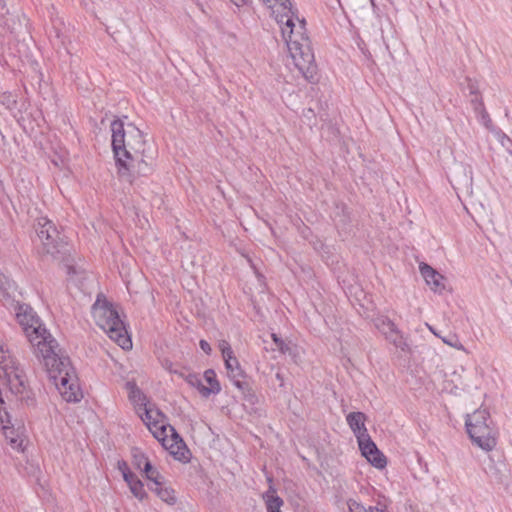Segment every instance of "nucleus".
Instances as JSON below:
<instances>
[{"mask_svg": "<svg viewBox=\"0 0 512 512\" xmlns=\"http://www.w3.org/2000/svg\"><path fill=\"white\" fill-rule=\"evenodd\" d=\"M204 379L209 384L201 388V394L204 397H208L210 394H217L220 392V384L216 380V374L213 370H207L204 373Z\"/></svg>", "mask_w": 512, "mask_h": 512, "instance_id": "obj_20", "label": "nucleus"}, {"mask_svg": "<svg viewBox=\"0 0 512 512\" xmlns=\"http://www.w3.org/2000/svg\"><path fill=\"white\" fill-rule=\"evenodd\" d=\"M223 359L228 376L232 379L234 385L244 392L247 384L239 379L242 376V370L238 360L233 356V354Z\"/></svg>", "mask_w": 512, "mask_h": 512, "instance_id": "obj_13", "label": "nucleus"}, {"mask_svg": "<svg viewBox=\"0 0 512 512\" xmlns=\"http://www.w3.org/2000/svg\"><path fill=\"white\" fill-rule=\"evenodd\" d=\"M443 343H445L446 345L448 346H451L457 350H460V351H463V352H467L465 347L462 345V343L460 342L459 338L457 335L455 334H451V335H448L446 337H441Z\"/></svg>", "mask_w": 512, "mask_h": 512, "instance_id": "obj_23", "label": "nucleus"}, {"mask_svg": "<svg viewBox=\"0 0 512 512\" xmlns=\"http://www.w3.org/2000/svg\"><path fill=\"white\" fill-rule=\"evenodd\" d=\"M362 455L378 469H383L386 464V457L379 451L370 437L358 442Z\"/></svg>", "mask_w": 512, "mask_h": 512, "instance_id": "obj_9", "label": "nucleus"}, {"mask_svg": "<svg viewBox=\"0 0 512 512\" xmlns=\"http://www.w3.org/2000/svg\"><path fill=\"white\" fill-rule=\"evenodd\" d=\"M141 458L144 460L143 472L145 473L146 477L149 480L153 481L156 484V486H160V473L151 465L150 461L145 456H141Z\"/></svg>", "mask_w": 512, "mask_h": 512, "instance_id": "obj_21", "label": "nucleus"}, {"mask_svg": "<svg viewBox=\"0 0 512 512\" xmlns=\"http://www.w3.org/2000/svg\"><path fill=\"white\" fill-rule=\"evenodd\" d=\"M493 149L497 151V156L508 159L512 157V141L500 130H493Z\"/></svg>", "mask_w": 512, "mask_h": 512, "instance_id": "obj_12", "label": "nucleus"}, {"mask_svg": "<svg viewBox=\"0 0 512 512\" xmlns=\"http://www.w3.org/2000/svg\"><path fill=\"white\" fill-rule=\"evenodd\" d=\"M349 511L350 512H368L366 508L357 502H351L349 503Z\"/></svg>", "mask_w": 512, "mask_h": 512, "instance_id": "obj_29", "label": "nucleus"}, {"mask_svg": "<svg viewBox=\"0 0 512 512\" xmlns=\"http://www.w3.org/2000/svg\"><path fill=\"white\" fill-rule=\"evenodd\" d=\"M4 373V377L6 379V383L10 389V391L14 394L22 393L24 390V374L22 370L18 369L14 366V361H10L9 363H5L4 366L1 367Z\"/></svg>", "mask_w": 512, "mask_h": 512, "instance_id": "obj_10", "label": "nucleus"}, {"mask_svg": "<svg viewBox=\"0 0 512 512\" xmlns=\"http://www.w3.org/2000/svg\"><path fill=\"white\" fill-rule=\"evenodd\" d=\"M426 326L427 328L433 333V334H436V330L431 326L429 325L428 323H426Z\"/></svg>", "mask_w": 512, "mask_h": 512, "instance_id": "obj_37", "label": "nucleus"}, {"mask_svg": "<svg viewBox=\"0 0 512 512\" xmlns=\"http://www.w3.org/2000/svg\"><path fill=\"white\" fill-rule=\"evenodd\" d=\"M126 389L128 391L129 399L134 404L137 413L150 403L147 401L146 396L141 392L134 382H127Z\"/></svg>", "mask_w": 512, "mask_h": 512, "instance_id": "obj_16", "label": "nucleus"}, {"mask_svg": "<svg viewBox=\"0 0 512 512\" xmlns=\"http://www.w3.org/2000/svg\"><path fill=\"white\" fill-rule=\"evenodd\" d=\"M263 499L267 512H281L280 508L283 505V500L277 496L276 490L272 486L263 494Z\"/></svg>", "mask_w": 512, "mask_h": 512, "instance_id": "obj_19", "label": "nucleus"}, {"mask_svg": "<svg viewBox=\"0 0 512 512\" xmlns=\"http://www.w3.org/2000/svg\"><path fill=\"white\" fill-rule=\"evenodd\" d=\"M180 376L184 377V379L190 386L197 388L198 391L201 393V388L204 387V384L202 383V379L198 375L192 373L184 375L180 373Z\"/></svg>", "mask_w": 512, "mask_h": 512, "instance_id": "obj_24", "label": "nucleus"}, {"mask_svg": "<svg viewBox=\"0 0 512 512\" xmlns=\"http://www.w3.org/2000/svg\"><path fill=\"white\" fill-rule=\"evenodd\" d=\"M1 422L4 423V420L1 419ZM7 423H9V420ZM3 434L13 449L18 451L23 450L24 438L18 431L8 424H3Z\"/></svg>", "mask_w": 512, "mask_h": 512, "instance_id": "obj_17", "label": "nucleus"}, {"mask_svg": "<svg viewBox=\"0 0 512 512\" xmlns=\"http://www.w3.org/2000/svg\"><path fill=\"white\" fill-rule=\"evenodd\" d=\"M175 459L184 461L188 459V449L173 427L169 428L162 436L156 438Z\"/></svg>", "mask_w": 512, "mask_h": 512, "instance_id": "obj_8", "label": "nucleus"}, {"mask_svg": "<svg viewBox=\"0 0 512 512\" xmlns=\"http://www.w3.org/2000/svg\"><path fill=\"white\" fill-rule=\"evenodd\" d=\"M92 316L96 324L122 349L132 347L131 339L118 311L102 294L97 296L92 306Z\"/></svg>", "mask_w": 512, "mask_h": 512, "instance_id": "obj_3", "label": "nucleus"}, {"mask_svg": "<svg viewBox=\"0 0 512 512\" xmlns=\"http://www.w3.org/2000/svg\"><path fill=\"white\" fill-rule=\"evenodd\" d=\"M467 432L472 442L484 451H491L497 444V432L492 427L490 414L485 409H477L466 418Z\"/></svg>", "mask_w": 512, "mask_h": 512, "instance_id": "obj_4", "label": "nucleus"}, {"mask_svg": "<svg viewBox=\"0 0 512 512\" xmlns=\"http://www.w3.org/2000/svg\"><path fill=\"white\" fill-rule=\"evenodd\" d=\"M200 347L201 349L206 353V354H209L211 352V347H210V344L205 341V340H201L200 341Z\"/></svg>", "mask_w": 512, "mask_h": 512, "instance_id": "obj_30", "label": "nucleus"}, {"mask_svg": "<svg viewBox=\"0 0 512 512\" xmlns=\"http://www.w3.org/2000/svg\"><path fill=\"white\" fill-rule=\"evenodd\" d=\"M138 414L155 438L162 436L172 427L167 424L163 413L152 404L145 406Z\"/></svg>", "mask_w": 512, "mask_h": 512, "instance_id": "obj_7", "label": "nucleus"}, {"mask_svg": "<svg viewBox=\"0 0 512 512\" xmlns=\"http://www.w3.org/2000/svg\"><path fill=\"white\" fill-rule=\"evenodd\" d=\"M141 456H144L143 454L135 455V464L138 468L143 469L144 467V460L141 458Z\"/></svg>", "mask_w": 512, "mask_h": 512, "instance_id": "obj_31", "label": "nucleus"}, {"mask_svg": "<svg viewBox=\"0 0 512 512\" xmlns=\"http://www.w3.org/2000/svg\"><path fill=\"white\" fill-rule=\"evenodd\" d=\"M271 337L273 341L275 342L276 346L282 353L290 352L291 347L290 343H285L282 339H280L275 333L271 334Z\"/></svg>", "mask_w": 512, "mask_h": 512, "instance_id": "obj_26", "label": "nucleus"}, {"mask_svg": "<svg viewBox=\"0 0 512 512\" xmlns=\"http://www.w3.org/2000/svg\"><path fill=\"white\" fill-rule=\"evenodd\" d=\"M155 492L161 498V500H163L164 502H166L169 505H172L176 502V497L174 495V491L170 488L162 487L160 485L155 488Z\"/></svg>", "mask_w": 512, "mask_h": 512, "instance_id": "obj_22", "label": "nucleus"}, {"mask_svg": "<svg viewBox=\"0 0 512 512\" xmlns=\"http://www.w3.org/2000/svg\"><path fill=\"white\" fill-rule=\"evenodd\" d=\"M13 361L10 355V351L7 348L6 344L0 340V365L1 367L5 365V363H9Z\"/></svg>", "mask_w": 512, "mask_h": 512, "instance_id": "obj_25", "label": "nucleus"}, {"mask_svg": "<svg viewBox=\"0 0 512 512\" xmlns=\"http://www.w3.org/2000/svg\"><path fill=\"white\" fill-rule=\"evenodd\" d=\"M164 367H165V369H167V370H168V371H170L171 373H178V371H177V370H174V369L172 368V364H171V363H168V362H167V363L165 364V366H164Z\"/></svg>", "mask_w": 512, "mask_h": 512, "instance_id": "obj_34", "label": "nucleus"}, {"mask_svg": "<svg viewBox=\"0 0 512 512\" xmlns=\"http://www.w3.org/2000/svg\"><path fill=\"white\" fill-rule=\"evenodd\" d=\"M74 272V269L72 267H68V273Z\"/></svg>", "mask_w": 512, "mask_h": 512, "instance_id": "obj_38", "label": "nucleus"}, {"mask_svg": "<svg viewBox=\"0 0 512 512\" xmlns=\"http://www.w3.org/2000/svg\"><path fill=\"white\" fill-rule=\"evenodd\" d=\"M219 349L221 350L223 358L231 356L233 354L230 344L225 340L220 341Z\"/></svg>", "mask_w": 512, "mask_h": 512, "instance_id": "obj_27", "label": "nucleus"}, {"mask_svg": "<svg viewBox=\"0 0 512 512\" xmlns=\"http://www.w3.org/2000/svg\"><path fill=\"white\" fill-rule=\"evenodd\" d=\"M290 347H291L290 352H286V353L289 354L291 357H293L296 362L299 361L301 359V356H300V351H299L298 347L296 345H292L291 343H290Z\"/></svg>", "mask_w": 512, "mask_h": 512, "instance_id": "obj_28", "label": "nucleus"}, {"mask_svg": "<svg viewBox=\"0 0 512 512\" xmlns=\"http://www.w3.org/2000/svg\"><path fill=\"white\" fill-rule=\"evenodd\" d=\"M247 399H248L251 403H253V401H254V399H255V395H254V394H252V393H249V394H248V396H247Z\"/></svg>", "mask_w": 512, "mask_h": 512, "instance_id": "obj_36", "label": "nucleus"}, {"mask_svg": "<svg viewBox=\"0 0 512 512\" xmlns=\"http://www.w3.org/2000/svg\"><path fill=\"white\" fill-rule=\"evenodd\" d=\"M36 233L42 243V252L59 260L67 251V245L59 239V233L52 221L40 217L36 224Z\"/></svg>", "mask_w": 512, "mask_h": 512, "instance_id": "obj_5", "label": "nucleus"}, {"mask_svg": "<svg viewBox=\"0 0 512 512\" xmlns=\"http://www.w3.org/2000/svg\"><path fill=\"white\" fill-rule=\"evenodd\" d=\"M483 120H484V124L486 127H490V124H491V119L488 117V115L484 114L483 115Z\"/></svg>", "mask_w": 512, "mask_h": 512, "instance_id": "obj_33", "label": "nucleus"}, {"mask_svg": "<svg viewBox=\"0 0 512 512\" xmlns=\"http://www.w3.org/2000/svg\"><path fill=\"white\" fill-rule=\"evenodd\" d=\"M111 145L115 160H143L154 157V146L148 143L142 131L132 123L120 119L112 121Z\"/></svg>", "mask_w": 512, "mask_h": 512, "instance_id": "obj_2", "label": "nucleus"}, {"mask_svg": "<svg viewBox=\"0 0 512 512\" xmlns=\"http://www.w3.org/2000/svg\"><path fill=\"white\" fill-rule=\"evenodd\" d=\"M122 468L120 466V469L122 470L123 478L125 482L128 484L131 493L139 500H143L146 496V492L143 487V483L132 473L130 472L126 464H123Z\"/></svg>", "mask_w": 512, "mask_h": 512, "instance_id": "obj_15", "label": "nucleus"}, {"mask_svg": "<svg viewBox=\"0 0 512 512\" xmlns=\"http://www.w3.org/2000/svg\"><path fill=\"white\" fill-rule=\"evenodd\" d=\"M347 423L353 433L355 434L357 441H361L370 437L365 427L366 416L362 412H351L346 417Z\"/></svg>", "mask_w": 512, "mask_h": 512, "instance_id": "obj_11", "label": "nucleus"}, {"mask_svg": "<svg viewBox=\"0 0 512 512\" xmlns=\"http://www.w3.org/2000/svg\"><path fill=\"white\" fill-rule=\"evenodd\" d=\"M236 6L240 7L243 6L247 0H231Z\"/></svg>", "mask_w": 512, "mask_h": 512, "instance_id": "obj_35", "label": "nucleus"}, {"mask_svg": "<svg viewBox=\"0 0 512 512\" xmlns=\"http://www.w3.org/2000/svg\"><path fill=\"white\" fill-rule=\"evenodd\" d=\"M22 294L16 284L0 272V302L14 311L18 324L33 349L34 355L44 365L50 380L62 398L67 402H77L82 393L77 377L68 357L60 355L56 339L46 329L33 308L21 303Z\"/></svg>", "mask_w": 512, "mask_h": 512, "instance_id": "obj_1", "label": "nucleus"}, {"mask_svg": "<svg viewBox=\"0 0 512 512\" xmlns=\"http://www.w3.org/2000/svg\"><path fill=\"white\" fill-rule=\"evenodd\" d=\"M304 117L307 118V119H311L312 117H314V112L312 109H307L304 111Z\"/></svg>", "mask_w": 512, "mask_h": 512, "instance_id": "obj_32", "label": "nucleus"}, {"mask_svg": "<svg viewBox=\"0 0 512 512\" xmlns=\"http://www.w3.org/2000/svg\"><path fill=\"white\" fill-rule=\"evenodd\" d=\"M136 162H114L115 170L122 181L132 183L135 175Z\"/></svg>", "mask_w": 512, "mask_h": 512, "instance_id": "obj_18", "label": "nucleus"}, {"mask_svg": "<svg viewBox=\"0 0 512 512\" xmlns=\"http://www.w3.org/2000/svg\"><path fill=\"white\" fill-rule=\"evenodd\" d=\"M377 330L397 349L407 352L410 347L406 337L397 328L396 324L387 316L380 315L374 319Z\"/></svg>", "mask_w": 512, "mask_h": 512, "instance_id": "obj_6", "label": "nucleus"}, {"mask_svg": "<svg viewBox=\"0 0 512 512\" xmlns=\"http://www.w3.org/2000/svg\"><path fill=\"white\" fill-rule=\"evenodd\" d=\"M420 272L426 283L434 291H440L444 288L443 276L439 274L435 269L425 263L420 264Z\"/></svg>", "mask_w": 512, "mask_h": 512, "instance_id": "obj_14", "label": "nucleus"}]
</instances>
